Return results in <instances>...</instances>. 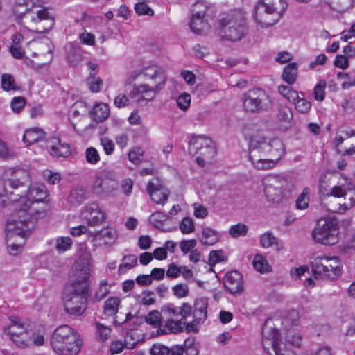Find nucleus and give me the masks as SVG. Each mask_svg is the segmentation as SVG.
<instances>
[{"instance_id": "f257e3e1", "label": "nucleus", "mask_w": 355, "mask_h": 355, "mask_svg": "<svg viewBox=\"0 0 355 355\" xmlns=\"http://www.w3.org/2000/svg\"><path fill=\"white\" fill-rule=\"evenodd\" d=\"M138 76H141L144 83L134 85L130 92V96L137 98V102L153 100L164 88L167 80L165 69L155 64H148L139 70L135 71L132 78L135 80Z\"/></svg>"}, {"instance_id": "f03ea898", "label": "nucleus", "mask_w": 355, "mask_h": 355, "mask_svg": "<svg viewBox=\"0 0 355 355\" xmlns=\"http://www.w3.org/2000/svg\"><path fill=\"white\" fill-rule=\"evenodd\" d=\"M34 4L33 0H17L13 10L17 21L21 23L24 19L25 23L36 33L48 32L55 24L54 15L46 8L34 11L32 9Z\"/></svg>"}, {"instance_id": "7ed1b4c3", "label": "nucleus", "mask_w": 355, "mask_h": 355, "mask_svg": "<svg viewBox=\"0 0 355 355\" xmlns=\"http://www.w3.org/2000/svg\"><path fill=\"white\" fill-rule=\"evenodd\" d=\"M272 320H266L262 327V345L266 352H269L271 347L275 355H296L291 348H300L302 345V336L293 330H289L283 342L279 338L277 329L271 324Z\"/></svg>"}, {"instance_id": "20e7f679", "label": "nucleus", "mask_w": 355, "mask_h": 355, "mask_svg": "<svg viewBox=\"0 0 355 355\" xmlns=\"http://www.w3.org/2000/svg\"><path fill=\"white\" fill-rule=\"evenodd\" d=\"M35 226L34 219L24 210L12 213L6 227V245L10 254L17 255L21 252L23 248L21 243H15V237L23 239L35 228Z\"/></svg>"}, {"instance_id": "39448f33", "label": "nucleus", "mask_w": 355, "mask_h": 355, "mask_svg": "<svg viewBox=\"0 0 355 355\" xmlns=\"http://www.w3.org/2000/svg\"><path fill=\"white\" fill-rule=\"evenodd\" d=\"M89 273L85 270L81 279L77 278L71 286L63 294V303L66 313L81 315L87 309V298L90 287L88 282Z\"/></svg>"}, {"instance_id": "423d86ee", "label": "nucleus", "mask_w": 355, "mask_h": 355, "mask_svg": "<svg viewBox=\"0 0 355 355\" xmlns=\"http://www.w3.org/2000/svg\"><path fill=\"white\" fill-rule=\"evenodd\" d=\"M82 345L77 331L67 324L56 328L51 336V347L59 355H77Z\"/></svg>"}, {"instance_id": "0eeeda50", "label": "nucleus", "mask_w": 355, "mask_h": 355, "mask_svg": "<svg viewBox=\"0 0 355 355\" xmlns=\"http://www.w3.org/2000/svg\"><path fill=\"white\" fill-rule=\"evenodd\" d=\"M219 25L221 37L232 42L240 40L248 32L246 18L240 10L225 14L220 19Z\"/></svg>"}, {"instance_id": "6e6552de", "label": "nucleus", "mask_w": 355, "mask_h": 355, "mask_svg": "<svg viewBox=\"0 0 355 355\" xmlns=\"http://www.w3.org/2000/svg\"><path fill=\"white\" fill-rule=\"evenodd\" d=\"M286 8L284 0H261L254 9V19L262 26H271L281 19Z\"/></svg>"}, {"instance_id": "1a4fd4ad", "label": "nucleus", "mask_w": 355, "mask_h": 355, "mask_svg": "<svg viewBox=\"0 0 355 355\" xmlns=\"http://www.w3.org/2000/svg\"><path fill=\"white\" fill-rule=\"evenodd\" d=\"M316 279L334 281L342 274V264L338 257L317 256L311 262Z\"/></svg>"}, {"instance_id": "9d476101", "label": "nucleus", "mask_w": 355, "mask_h": 355, "mask_svg": "<svg viewBox=\"0 0 355 355\" xmlns=\"http://www.w3.org/2000/svg\"><path fill=\"white\" fill-rule=\"evenodd\" d=\"M46 198V191L44 185H34L28 188L26 187V193L20 202L23 203L19 209H15L14 211L24 210L34 219L35 224L40 218H44L46 213L45 210H40L34 207L33 205L43 201Z\"/></svg>"}, {"instance_id": "9b49d317", "label": "nucleus", "mask_w": 355, "mask_h": 355, "mask_svg": "<svg viewBox=\"0 0 355 355\" xmlns=\"http://www.w3.org/2000/svg\"><path fill=\"white\" fill-rule=\"evenodd\" d=\"M244 110L250 114L268 112L272 107L270 96L262 88L255 87L245 92L242 96Z\"/></svg>"}, {"instance_id": "f8f14e48", "label": "nucleus", "mask_w": 355, "mask_h": 355, "mask_svg": "<svg viewBox=\"0 0 355 355\" xmlns=\"http://www.w3.org/2000/svg\"><path fill=\"white\" fill-rule=\"evenodd\" d=\"M266 137L261 133L253 135L249 142L248 159L258 170L272 168L273 162L266 159V148H268Z\"/></svg>"}, {"instance_id": "ddd939ff", "label": "nucleus", "mask_w": 355, "mask_h": 355, "mask_svg": "<svg viewBox=\"0 0 355 355\" xmlns=\"http://www.w3.org/2000/svg\"><path fill=\"white\" fill-rule=\"evenodd\" d=\"M28 179L27 171L17 170L15 178L0 181V196H6L12 202H20L26 193V181Z\"/></svg>"}, {"instance_id": "4468645a", "label": "nucleus", "mask_w": 355, "mask_h": 355, "mask_svg": "<svg viewBox=\"0 0 355 355\" xmlns=\"http://www.w3.org/2000/svg\"><path fill=\"white\" fill-rule=\"evenodd\" d=\"M338 221L334 218H321L318 220L312 232L314 241L326 245L338 242Z\"/></svg>"}, {"instance_id": "2eb2a0df", "label": "nucleus", "mask_w": 355, "mask_h": 355, "mask_svg": "<svg viewBox=\"0 0 355 355\" xmlns=\"http://www.w3.org/2000/svg\"><path fill=\"white\" fill-rule=\"evenodd\" d=\"M264 193L268 200L273 204L280 203L284 197V189L288 180L280 175H270L263 180Z\"/></svg>"}, {"instance_id": "dca6fc26", "label": "nucleus", "mask_w": 355, "mask_h": 355, "mask_svg": "<svg viewBox=\"0 0 355 355\" xmlns=\"http://www.w3.org/2000/svg\"><path fill=\"white\" fill-rule=\"evenodd\" d=\"M10 324L4 327V331L8 335L10 339L15 345L21 348L28 346L29 335L27 332L25 324L16 316L9 318Z\"/></svg>"}, {"instance_id": "f3484780", "label": "nucleus", "mask_w": 355, "mask_h": 355, "mask_svg": "<svg viewBox=\"0 0 355 355\" xmlns=\"http://www.w3.org/2000/svg\"><path fill=\"white\" fill-rule=\"evenodd\" d=\"M83 217L90 226L101 224L105 219V214L102 211L98 205L92 202L87 205L83 211Z\"/></svg>"}, {"instance_id": "a211bd4d", "label": "nucleus", "mask_w": 355, "mask_h": 355, "mask_svg": "<svg viewBox=\"0 0 355 355\" xmlns=\"http://www.w3.org/2000/svg\"><path fill=\"white\" fill-rule=\"evenodd\" d=\"M116 180L106 173H102L97 176L94 182L93 190L98 194L110 193L116 187Z\"/></svg>"}, {"instance_id": "6ab92c4d", "label": "nucleus", "mask_w": 355, "mask_h": 355, "mask_svg": "<svg viewBox=\"0 0 355 355\" xmlns=\"http://www.w3.org/2000/svg\"><path fill=\"white\" fill-rule=\"evenodd\" d=\"M224 286L232 294L241 293L243 290V282L241 274L236 270L227 272L224 277Z\"/></svg>"}, {"instance_id": "aec40b11", "label": "nucleus", "mask_w": 355, "mask_h": 355, "mask_svg": "<svg viewBox=\"0 0 355 355\" xmlns=\"http://www.w3.org/2000/svg\"><path fill=\"white\" fill-rule=\"evenodd\" d=\"M268 148H266V159L273 162L272 168L284 154V145L279 139L274 138L268 142Z\"/></svg>"}, {"instance_id": "412c9836", "label": "nucleus", "mask_w": 355, "mask_h": 355, "mask_svg": "<svg viewBox=\"0 0 355 355\" xmlns=\"http://www.w3.org/2000/svg\"><path fill=\"white\" fill-rule=\"evenodd\" d=\"M146 191L154 202L164 205L167 202L169 191L161 185H156L153 182H149Z\"/></svg>"}, {"instance_id": "4be33fe9", "label": "nucleus", "mask_w": 355, "mask_h": 355, "mask_svg": "<svg viewBox=\"0 0 355 355\" xmlns=\"http://www.w3.org/2000/svg\"><path fill=\"white\" fill-rule=\"evenodd\" d=\"M191 16L212 19L215 15L214 7L207 2L198 0L192 6Z\"/></svg>"}, {"instance_id": "5701e85b", "label": "nucleus", "mask_w": 355, "mask_h": 355, "mask_svg": "<svg viewBox=\"0 0 355 355\" xmlns=\"http://www.w3.org/2000/svg\"><path fill=\"white\" fill-rule=\"evenodd\" d=\"M216 149L214 144L211 140V144L205 145L197 155L196 162L201 167L205 166L206 163L209 162L216 155Z\"/></svg>"}, {"instance_id": "b1692460", "label": "nucleus", "mask_w": 355, "mask_h": 355, "mask_svg": "<svg viewBox=\"0 0 355 355\" xmlns=\"http://www.w3.org/2000/svg\"><path fill=\"white\" fill-rule=\"evenodd\" d=\"M164 324L159 326V331L162 334H178L184 331L186 321L180 319L166 320Z\"/></svg>"}, {"instance_id": "393cba45", "label": "nucleus", "mask_w": 355, "mask_h": 355, "mask_svg": "<svg viewBox=\"0 0 355 355\" xmlns=\"http://www.w3.org/2000/svg\"><path fill=\"white\" fill-rule=\"evenodd\" d=\"M46 132L40 128H32L26 130L23 136V141L31 145L45 139Z\"/></svg>"}, {"instance_id": "a878e982", "label": "nucleus", "mask_w": 355, "mask_h": 355, "mask_svg": "<svg viewBox=\"0 0 355 355\" xmlns=\"http://www.w3.org/2000/svg\"><path fill=\"white\" fill-rule=\"evenodd\" d=\"M208 300L205 297H200L196 300L193 306V318L197 321L204 322L207 316Z\"/></svg>"}, {"instance_id": "bb28decb", "label": "nucleus", "mask_w": 355, "mask_h": 355, "mask_svg": "<svg viewBox=\"0 0 355 355\" xmlns=\"http://www.w3.org/2000/svg\"><path fill=\"white\" fill-rule=\"evenodd\" d=\"M209 18L191 16L190 27L192 31L198 35H203L208 32L210 26L208 23Z\"/></svg>"}, {"instance_id": "cd10ccee", "label": "nucleus", "mask_w": 355, "mask_h": 355, "mask_svg": "<svg viewBox=\"0 0 355 355\" xmlns=\"http://www.w3.org/2000/svg\"><path fill=\"white\" fill-rule=\"evenodd\" d=\"M208 144H211L209 138L203 135L193 136L189 143V153L192 155H197Z\"/></svg>"}, {"instance_id": "c85d7f7f", "label": "nucleus", "mask_w": 355, "mask_h": 355, "mask_svg": "<svg viewBox=\"0 0 355 355\" xmlns=\"http://www.w3.org/2000/svg\"><path fill=\"white\" fill-rule=\"evenodd\" d=\"M110 114V108L106 103H97L91 112L92 119L96 121H103Z\"/></svg>"}, {"instance_id": "c756f323", "label": "nucleus", "mask_w": 355, "mask_h": 355, "mask_svg": "<svg viewBox=\"0 0 355 355\" xmlns=\"http://www.w3.org/2000/svg\"><path fill=\"white\" fill-rule=\"evenodd\" d=\"M50 154L55 157H67L71 154V148L68 144L58 140L57 145H53L49 150Z\"/></svg>"}, {"instance_id": "7c9ffc66", "label": "nucleus", "mask_w": 355, "mask_h": 355, "mask_svg": "<svg viewBox=\"0 0 355 355\" xmlns=\"http://www.w3.org/2000/svg\"><path fill=\"white\" fill-rule=\"evenodd\" d=\"M220 238V234L212 228L203 227L201 242L205 245H211L215 244Z\"/></svg>"}, {"instance_id": "2f4dec72", "label": "nucleus", "mask_w": 355, "mask_h": 355, "mask_svg": "<svg viewBox=\"0 0 355 355\" xmlns=\"http://www.w3.org/2000/svg\"><path fill=\"white\" fill-rule=\"evenodd\" d=\"M86 199L87 191L86 189L82 187H78L73 189L68 197V201L74 206L83 203Z\"/></svg>"}, {"instance_id": "473e14b6", "label": "nucleus", "mask_w": 355, "mask_h": 355, "mask_svg": "<svg viewBox=\"0 0 355 355\" xmlns=\"http://www.w3.org/2000/svg\"><path fill=\"white\" fill-rule=\"evenodd\" d=\"M297 76V64L295 62L287 64L282 75V79L288 85H293Z\"/></svg>"}, {"instance_id": "72a5a7b5", "label": "nucleus", "mask_w": 355, "mask_h": 355, "mask_svg": "<svg viewBox=\"0 0 355 355\" xmlns=\"http://www.w3.org/2000/svg\"><path fill=\"white\" fill-rule=\"evenodd\" d=\"M121 300L116 297H110L105 302L103 312L107 316H113L118 311Z\"/></svg>"}, {"instance_id": "f704fd0d", "label": "nucleus", "mask_w": 355, "mask_h": 355, "mask_svg": "<svg viewBox=\"0 0 355 355\" xmlns=\"http://www.w3.org/2000/svg\"><path fill=\"white\" fill-rule=\"evenodd\" d=\"M137 264V256L132 254L125 255L122 259V263L119 266V275H121L126 272L128 270L134 268Z\"/></svg>"}, {"instance_id": "c9c22d12", "label": "nucleus", "mask_w": 355, "mask_h": 355, "mask_svg": "<svg viewBox=\"0 0 355 355\" xmlns=\"http://www.w3.org/2000/svg\"><path fill=\"white\" fill-rule=\"evenodd\" d=\"M344 198L348 199L349 202L343 204V206L345 207V209H340V211L343 212H345L355 205V187L350 182L347 184V192Z\"/></svg>"}, {"instance_id": "e433bc0d", "label": "nucleus", "mask_w": 355, "mask_h": 355, "mask_svg": "<svg viewBox=\"0 0 355 355\" xmlns=\"http://www.w3.org/2000/svg\"><path fill=\"white\" fill-rule=\"evenodd\" d=\"M1 87L5 91H15L18 89L13 76L9 73H3L1 78Z\"/></svg>"}, {"instance_id": "4c0bfd02", "label": "nucleus", "mask_w": 355, "mask_h": 355, "mask_svg": "<svg viewBox=\"0 0 355 355\" xmlns=\"http://www.w3.org/2000/svg\"><path fill=\"white\" fill-rule=\"evenodd\" d=\"M248 231V226L243 223H239L232 225L228 230V233L232 238H238L240 236H245L247 234Z\"/></svg>"}, {"instance_id": "58836bf2", "label": "nucleus", "mask_w": 355, "mask_h": 355, "mask_svg": "<svg viewBox=\"0 0 355 355\" xmlns=\"http://www.w3.org/2000/svg\"><path fill=\"white\" fill-rule=\"evenodd\" d=\"M279 92L288 101L293 103L297 99L299 94L291 87L287 85H280L278 87Z\"/></svg>"}, {"instance_id": "ea45409f", "label": "nucleus", "mask_w": 355, "mask_h": 355, "mask_svg": "<svg viewBox=\"0 0 355 355\" xmlns=\"http://www.w3.org/2000/svg\"><path fill=\"white\" fill-rule=\"evenodd\" d=\"M163 320V315L162 311H152L146 317V321L147 323L154 326L155 327H159L162 325V320Z\"/></svg>"}, {"instance_id": "a19ab883", "label": "nucleus", "mask_w": 355, "mask_h": 355, "mask_svg": "<svg viewBox=\"0 0 355 355\" xmlns=\"http://www.w3.org/2000/svg\"><path fill=\"white\" fill-rule=\"evenodd\" d=\"M301 96H298L297 99L295 101L293 104L295 105V107L296 110L302 114H305L309 112V110L311 108V103L310 101H307L304 97V94L301 93Z\"/></svg>"}, {"instance_id": "79ce46f5", "label": "nucleus", "mask_w": 355, "mask_h": 355, "mask_svg": "<svg viewBox=\"0 0 355 355\" xmlns=\"http://www.w3.org/2000/svg\"><path fill=\"white\" fill-rule=\"evenodd\" d=\"M168 216L161 211H156L152 214L149 218V221L156 228H161L163 223L167 220Z\"/></svg>"}, {"instance_id": "37998d69", "label": "nucleus", "mask_w": 355, "mask_h": 355, "mask_svg": "<svg viewBox=\"0 0 355 355\" xmlns=\"http://www.w3.org/2000/svg\"><path fill=\"white\" fill-rule=\"evenodd\" d=\"M178 307L174 306L173 304L164 306L162 308V313L163 315V320L177 319L180 315Z\"/></svg>"}, {"instance_id": "c03bdc74", "label": "nucleus", "mask_w": 355, "mask_h": 355, "mask_svg": "<svg viewBox=\"0 0 355 355\" xmlns=\"http://www.w3.org/2000/svg\"><path fill=\"white\" fill-rule=\"evenodd\" d=\"M178 307L174 306L173 304L164 306L162 308V313L163 315V320L177 319L180 315Z\"/></svg>"}, {"instance_id": "a18cd8bd", "label": "nucleus", "mask_w": 355, "mask_h": 355, "mask_svg": "<svg viewBox=\"0 0 355 355\" xmlns=\"http://www.w3.org/2000/svg\"><path fill=\"white\" fill-rule=\"evenodd\" d=\"M87 84L92 92H98L102 87L103 80L99 77H96L94 73H91L87 78Z\"/></svg>"}, {"instance_id": "49530a36", "label": "nucleus", "mask_w": 355, "mask_h": 355, "mask_svg": "<svg viewBox=\"0 0 355 355\" xmlns=\"http://www.w3.org/2000/svg\"><path fill=\"white\" fill-rule=\"evenodd\" d=\"M68 63L73 67L77 66L82 60V54L79 49L72 48L67 53Z\"/></svg>"}, {"instance_id": "de8ad7c7", "label": "nucleus", "mask_w": 355, "mask_h": 355, "mask_svg": "<svg viewBox=\"0 0 355 355\" xmlns=\"http://www.w3.org/2000/svg\"><path fill=\"white\" fill-rule=\"evenodd\" d=\"M73 244L72 239L69 237H59L56 239L55 248L60 252L69 250Z\"/></svg>"}, {"instance_id": "09e8293b", "label": "nucleus", "mask_w": 355, "mask_h": 355, "mask_svg": "<svg viewBox=\"0 0 355 355\" xmlns=\"http://www.w3.org/2000/svg\"><path fill=\"white\" fill-rule=\"evenodd\" d=\"M309 189L306 187L296 200V207L298 209H304L308 207L309 202Z\"/></svg>"}, {"instance_id": "8fccbe9b", "label": "nucleus", "mask_w": 355, "mask_h": 355, "mask_svg": "<svg viewBox=\"0 0 355 355\" xmlns=\"http://www.w3.org/2000/svg\"><path fill=\"white\" fill-rule=\"evenodd\" d=\"M254 268L261 272H267L269 269V265L266 259L261 255L257 254L253 261Z\"/></svg>"}, {"instance_id": "3c124183", "label": "nucleus", "mask_w": 355, "mask_h": 355, "mask_svg": "<svg viewBox=\"0 0 355 355\" xmlns=\"http://www.w3.org/2000/svg\"><path fill=\"white\" fill-rule=\"evenodd\" d=\"M278 118L284 122H290L293 119L291 110L286 105L280 104L279 106Z\"/></svg>"}, {"instance_id": "603ef678", "label": "nucleus", "mask_w": 355, "mask_h": 355, "mask_svg": "<svg viewBox=\"0 0 355 355\" xmlns=\"http://www.w3.org/2000/svg\"><path fill=\"white\" fill-rule=\"evenodd\" d=\"M193 221L190 217H184L180 223V230L184 234H188L194 231Z\"/></svg>"}, {"instance_id": "864d4df0", "label": "nucleus", "mask_w": 355, "mask_h": 355, "mask_svg": "<svg viewBox=\"0 0 355 355\" xmlns=\"http://www.w3.org/2000/svg\"><path fill=\"white\" fill-rule=\"evenodd\" d=\"M85 158L88 163L91 164H96L100 160V155L95 148L89 147L85 150Z\"/></svg>"}, {"instance_id": "5fc2aeb1", "label": "nucleus", "mask_w": 355, "mask_h": 355, "mask_svg": "<svg viewBox=\"0 0 355 355\" xmlns=\"http://www.w3.org/2000/svg\"><path fill=\"white\" fill-rule=\"evenodd\" d=\"M110 289L107 280H102L99 283V287L95 293V299L98 301L105 298L109 293Z\"/></svg>"}, {"instance_id": "6e6d98bb", "label": "nucleus", "mask_w": 355, "mask_h": 355, "mask_svg": "<svg viewBox=\"0 0 355 355\" xmlns=\"http://www.w3.org/2000/svg\"><path fill=\"white\" fill-rule=\"evenodd\" d=\"M183 347L184 348V352L187 355L198 354V347L195 345L193 338H188L186 339Z\"/></svg>"}, {"instance_id": "4d7b16f0", "label": "nucleus", "mask_w": 355, "mask_h": 355, "mask_svg": "<svg viewBox=\"0 0 355 355\" xmlns=\"http://www.w3.org/2000/svg\"><path fill=\"white\" fill-rule=\"evenodd\" d=\"M326 83L320 81L314 87L313 96L317 101H322L324 98Z\"/></svg>"}, {"instance_id": "13d9d810", "label": "nucleus", "mask_w": 355, "mask_h": 355, "mask_svg": "<svg viewBox=\"0 0 355 355\" xmlns=\"http://www.w3.org/2000/svg\"><path fill=\"white\" fill-rule=\"evenodd\" d=\"M100 143L107 155H110L113 153L114 150V144L112 139L107 137H103L100 139Z\"/></svg>"}, {"instance_id": "bf43d9fd", "label": "nucleus", "mask_w": 355, "mask_h": 355, "mask_svg": "<svg viewBox=\"0 0 355 355\" xmlns=\"http://www.w3.org/2000/svg\"><path fill=\"white\" fill-rule=\"evenodd\" d=\"M347 192V184H340V185H335L331 189L329 193H327V196H332L336 198L345 197V194Z\"/></svg>"}, {"instance_id": "052dcab7", "label": "nucleus", "mask_w": 355, "mask_h": 355, "mask_svg": "<svg viewBox=\"0 0 355 355\" xmlns=\"http://www.w3.org/2000/svg\"><path fill=\"white\" fill-rule=\"evenodd\" d=\"M174 295L179 298L187 297L189 295V289L187 285L179 284L172 288Z\"/></svg>"}, {"instance_id": "680f3d73", "label": "nucleus", "mask_w": 355, "mask_h": 355, "mask_svg": "<svg viewBox=\"0 0 355 355\" xmlns=\"http://www.w3.org/2000/svg\"><path fill=\"white\" fill-rule=\"evenodd\" d=\"M261 245L263 248H269L277 243V239L270 232L263 234L260 238Z\"/></svg>"}, {"instance_id": "e2e57ef3", "label": "nucleus", "mask_w": 355, "mask_h": 355, "mask_svg": "<svg viewBox=\"0 0 355 355\" xmlns=\"http://www.w3.org/2000/svg\"><path fill=\"white\" fill-rule=\"evenodd\" d=\"M135 12L139 15H146L152 16L154 14L153 10L144 2H139L135 6Z\"/></svg>"}, {"instance_id": "0e129e2a", "label": "nucleus", "mask_w": 355, "mask_h": 355, "mask_svg": "<svg viewBox=\"0 0 355 355\" xmlns=\"http://www.w3.org/2000/svg\"><path fill=\"white\" fill-rule=\"evenodd\" d=\"M144 155V150L141 148H135L130 150L128 153V159L132 163L138 164L140 160V157H141Z\"/></svg>"}, {"instance_id": "69168bd1", "label": "nucleus", "mask_w": 355, "mask_h": 355, "mask_svg": "<svg viewBox=\"0 0 355 355\" xmlns=\"http://www.w3.org/2000/svg\"><path fill=\"white\" fill-rule=\"evenodd\" d=\"M191 97L188 94H181L177 99V104L182 110H187L190 106Z\"/></svg>"}, {"instance_id": "338daca9", "label": "nucleus", "mask_w": 355, "mask_h": 355, "mask_svg": "<svg viewBox=\"0 0 355 355\" xmlns=\"http://www.w3.org/2000/svg\"><path fill=\"white\" fill-rule=\"evenodd\" d=\"M156 302L155 293L151 291H145L142 293L141 303L145 306L154 304Z\"/></svg>"}, {"instance_id": "774afa93", "label": "nucleus", "mask_w": 355, "mask_h": 355, "mask_svg": "<svg viewBox=\"0 0 355 355\" xmlns=\"http://www.w3.org/2000/svg\"><path fill=\"white\" fill-rule=\"evenodd\" d=\"M343 329H345L346 336H352L355 334V318L353 317L346 320L343 324Z\"/></svg>"}]
</instances>
